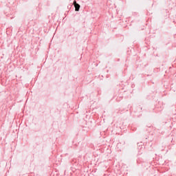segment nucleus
I'll list each match as a JSON object with an SVG mask.
<instances>
[{
    "mask_svg": "<svg viewBox=\"0 0 176 176\" xmlns=\"http://www.w3.org/2000/svg\"><path fill=\"white\" fill-rule=\"evenodd\" d=\"M73 5H74L76 12H79V9H80V6L76 3V1H74Z\"/></svg>",
    "mask_w": 176,
    "mask_h": 176,
    "instance_id": "obj_1",
    "label": "nucleus"
}]
</instances>
